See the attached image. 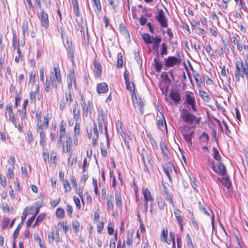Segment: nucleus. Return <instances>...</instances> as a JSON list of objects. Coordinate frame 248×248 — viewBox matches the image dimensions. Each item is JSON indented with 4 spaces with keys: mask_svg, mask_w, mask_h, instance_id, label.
<instances>
[{
    "mask_svg": "<svg viewBox=\"0 0 248 248\" xmlns=\"http://www.w3.org/2000/svg\"><path fill=\"white\" fill-rule=\"evenodd\" d=\"M120 30L121 32L123 34L128 35L129 34L128 31L124 26L121 25L120 26Z\"/></svg>",
    "mask_w": 248,
    "mask_h": 248,
    "instance_id": "59",
    "label": "nucleus"
},
{
    "mask_svg": "<svg viewBox=\"0 0 248 248\" xmlns=\"http://www.w3.org/2000/svg\"><path fill=\"white\" fill-rule=\"evenodd\" d=\"M72 4L73 6L74 11L76 16L78 17L80 15L78 1L75 0H73Z\"/></svg>",
    "mask_w": 248,
    "mask_h": 248,
    "instance_id": "26",
    "label": "nucleus"
},
{
    "mask_svg": "<svg viewBox=\"0 0 248 248\" xmlns=\"http://www.w3.org/2000/svg\"><path fill=\"white\" fill-rule=\"evenodd\" d=\"M155 19L162 28H167L168 27V20L162 10H158V13L155 16Z\"/></svg>",
    "mask_w": 248,
    "mask_h": 248,
    "instance_id": "6",
    "label": "nucleus"
},
{
    "mask_svg": "<svg viewBox=\"0 0 248 248\" xmlns=\"http://www.w3.org/2000/svg\"><path fill=\"white\" fill-rule=\"evenodd\" d=\"M23 225V223L20 222L17 226L16 229L15 230L14 233H13L14 239H15L17 237L18 233H19V231Z\"/></svg>",
    "mask_w": 248,
    "mask_h": 248,
    "instance_id": "38",
    "label": "nucleus"
},
{
    "mask_svg": "<svg viewBox=\"0 0 248 248\" xmlns=\"http://www.w3.org/2000/svg\"><path fill=\"white\" fill-rule=\"evenodd\" d=\"M153 37L148 33H144L142 36L143 40L146 44H152L153 42Z\"/></svg>",
    "mask_w": 248,
    "mask_h": 248,
    "instance_id": "27",
    "label": "nucleus"
},
{
    "mask_svg": "<svg viewBox=\"0 0 248 248\" xmlns=\"http://www.w3.org/2000/svg\"><path fill=\"white\" fill-rule=\"evenodd\" d=\"M142 211L144 213H146L148 212V202H145L143 205V207H141Z\"/></svg>",
    "mask_w": 248,
    "mask_h": 248,
    "instance_id": "64",
    "label": "nucleus"
},
{
    "mask_svg": "<svg viewBox=\"0 0 248 248\" xmlns=\"http://www.w3.org/2000/svg\"><path fill=\"white\" fill-rule=\"evenodd\" d=\"M170 97L176 104H178L181 100L180 93L177 91H171L170 93Z\"/></svg>",
    "mask_w": 248,
    "mask_h": 248,
    "instance_id": "16",
    "label": "nucleus"
},
{
    "mask_svg": "<svg viewBox=\"0 0 248 248\" xmlns=\"http://www.w3.org/2000/svg\"><path fill=\"white\" fill-rule=\"evenodd\" d=\"M10 219L8 217H4L2 221V229H5L8 226Z\"/></svg>",
    "mask_w": 248,
    "mask_h": 248,
    "instance_id": "50",
    "label": "nucleus"
},
{
    "mask_svg": "<svg viewBox=\"0 0 248 248\" xmlns=\"http://www.w3.org/2000/svg\"><path fill=\"white\" fill-rule=\"evenodd\" d=\"M161 41V38H160L159 37H156L155 38L153 37L152 43H153V45L152 47H153V49L155 50L156 51L158 50V47L159 46V44H160Z\"/></svg>",
    "mask_w": 248,
    "mask_h": 248,
    "instance_id": "20",
    "label": "nucleus"
},
{
    "mask_svg": "<svg viewBox=\"0 0 248 248\" xmlns=\"http://www.w3.org/2000/svg\"><path fill=\"white\" fill-rule=\"evenodd\" d=\"M158 205L160 209L163 210L165 206V203L163 200L160 199L158 201Z\"/></svg>",
    "mask_w": 248,
    "mask_h": 248,
    "instance_id": "60",
    "label": "nucleus"
},
{
    "mask_svg": "<svg viewBox=\"0 0 248 248\" xmlns=\"http://www.w3.org/2000/svg\"><path fill=\"white\" fill-rule=\"evenodd\" d=\"M125 84H126V89L130 91H133V92L135 91V86H134V84L133 82H130V81H128L127 82H126Z\"/></svg>",
    "mask_w": 248,
    "mask_h": 248,
    "instance_id": "39",
    "label": "nucleus"
},
{
    "mask_svg": "<svg viewBox=\"0 0 248 248\" xmlns=\"http://www.w3.org/2000/svg\"><path fill=\"white\" fill-rule=\"evenodd\" d=\"M12 45L14 49H16V47L19 46V42L17 39L16 35L14 31H13V42Z\"/></svg>",
    "mask_w": 248,
    "mask_h": 248,
    "instance_id": "29",
    "label": "nucleus"
},
{
    "mask_svg": "<svg viewBox=\"0 0 248 248\" xmlns=\"http://www.w3.org/2000/svg\"><path fill=\"white\" fill-rule=\"evenodd\" d=\"M200 96L201 98L206 102H208L210 98L207 95V93L204 91H200Z\"/></svg>",
    "mask_w": 248,
    "mask_h": 248,
    "instance_id": "40",
    "label": "nucleus"
},
{
    "mask_svg": "<svg viewBox=\"0 0 248 248\" xmlns=\"http://www.w3.org/2000/svg\"><path fill=\"white\" fill-rule=\"evenodd\" d=\"M103 227H104V222H101L98 224H97V232L99 233H101L102 232Z\"/></svg>",
    "mask_w": 248,
    "mask_h": 248,
    "instance_id": "63",
    "label": "nucleus"
},
{
    "mask_svg": "<svg viewBox=\"0 0 248 248\" xmlns=\"http://www.w3.org/2000/svg\"><path fill=\"white\" fill-rule=\"evenodd\" d=\"M165 66L171 67L174 65L179 66L182 60L174 56H169L167 59H165Z\"/></svg>",
    "mask_w": 248,
    "mask_h": 248,
    "instance_id": "7",
    "label": "nucleus"
},
{
    "mask_svg": "<svg viewBox=\"0 0 248 248\" xmlns=\"http://www.w3.org/2000/svg\"><path fill=\"white\" fill-rule=\"evenodd\" d=\"M163 187L164 188L163 195L164 197L166 200L169 201L170 204L174 207V205L172 199V195L169 193V191L167 190V188L165 185H163Z\"/></svg>",
    "mask_w": 248,
    "mask_h": 248,
    "instance_id": "15",
    "label": "nucleus"
},
{
    "mask_svg": "<svg viewBox=\"0 0 248 248\" xmlns=\"http://www.w3.org/2000/svg\"><path fill=\"white\" fill-rule=\"evenodd\" d=\"M195 102V97L193 93L189 92H186L185 103L187 104H191Z\"/></svg>",
    "mask_w": 248,
    "mask_h": 248,
    "instance_id": "13",
    "label": "nucleus"
},
{
    "mask_svg": "<svg viewBox=\"0 0 248 248\" xmlns=\"http://www.w3.org/2000/svg\"><path fill=\"white\" fill-rule=\"evenodd\" d=\"M93 133L95 135V136H94L93 138V146H95L97 144V140L98 139L99 135V132L96 124H94Z\"/></svg>",
    "mask_w": 248,
    "mask_h": 248,
    "instance_id": "22",
    "label": "nucleus"
},
{
    "mask_svg": "<svg viewBox=\"0 0 248 248\" xmlns=\"http://www.w3.org/2000/svg\"><path fill=\"white\" fill-rule=\"evenodd\" d=\"M28 31V23L27 21H24L22 25V33L24 36H25L26 33Z\"/></svg>",
    "mask_w": 248,
    "mask_h": 248,
    "instance_id": "41",
    "label": "nucleus"
},
{
    "mask_svg": "<svg viewBox=\"0 0 248 248\" xmlns=\"http://www.w3.org/2000/svg\"><path fill=\"white\" fill-rule=\"evenodd\" d=\"M194 77L197 84L199 85L202 83V78L199 74H196V75H194Z\"/></svg>",
    "mask_w": 248,
    "mask_h": 248,
    "instance_id": "57",
    "label": "nucleus"
},
{
    "mask_svg": "<svg viewBox=\"0 0 248 248\" xmlns=\"http://www.w3.org/2000/svg\"><path fill=\"white\" fill-rule=\"evenodd\" d=\"M212 169L216 173L222 176H225L227 175L226 167L221 162L218 163L217 169H216L215 166L214 165H212Z\"/></svg>",
    "mask_w": 248,
    "mask_h": 248,
    "instance_id": "9",
    "label": "nucleus"
},
{
    "mask_svg": "<svg viewBox=\"0 0 248 248\" xmlns=\"http://www.w3.org/2000/svg\"><path fill=\"white\" fill-rule=\"evenodd\" d=\"M117 239V232H116L114 235V238L110 240V248H115V242Z\"/></svg>",
    "mask_w": 248,
    "mask_h": 248,
    "instance_id": "47",
    "label": "nucleus"
},
{
    "mask_svg": "<svg viewBox=\"0 0 248 248\" xmlns=\"http://www.w3.org/2000/svg\"><path fill=\"white\" fill-rule=\"evenodd\" d=\"M191 223L193 227L196 230H198L199 229V224L197 222V221L196 220L195 218L192 215V217H191Z\"/></svg>",
    "mask_w": 248,
    "mask_h": 248,
    "instance_id": "46",
    "label": "nucleus"
},
{
    "mask_svg": "<svg viewBox=\"0 0 248 248\" xmlns=\"http://www.w3.org/2000/svg\"><path fill=\"white\" fill-rule=\"evenodd\" d=\"M163 169H164V171L165 174H166V175L169 178V180L170 181L171 177H170V169L169 168V166H165V167H163Z\"/></svg>",
    "mask_w": 248,
    "mask_h": 248,
    "instance_id": "58",
    "label": "nucleus"
},
{
    "mask_svg": "<svg viewBox=\"0 0 248 248\" xmlns=\"http://www.w3.org/2000/svg\"><path fill=\"white\" fill-rule=\"evenodd\" d=\"M154 62L155 64V69L156 71L157 72H160L162 69V63L159 60V54H157L156 57L154 59Z\"/></svg>",
    "mask_w": 248,
    "mask_h": 248,
    "instance_id": "18",
    "label": "nucleus"
},
{
    "mask_svg": "<svg viewBox=\"0 0 248 248\" xmlns=\"http://www.w3.org/2000/svg\"><path fill=\"white\" fill-rule=\"evenodd\" d=\"M141 155L142 156V160H144L146 159L149 158L148 153L144 149H143L142 150Z\"/></svg>",
    "mask_w": 248,
    "mask_h": 248,
    "instance_id": "55",
    "label": "nucleus"
},
{
    "mask_svg": "<svg viewBox=\"0 0 248 248\" xmlns=\"http://www.w3.org/2000/svg\"><path fill=\"white\" fill-rule=\"evenodd\" d=\"M27 141L29 143H31L33 141V138L31 133V131H29L27 133Z\"/></svg>",
    "mask_w": 248,
    "mask_h": 248,
    "instance_id": "53",
    "label": "nucleus"
},
{
    "mask_svg": "<svg viewBox=\"0 0 248 248\" xmlns=\"http://www.w3.org/2000/svg\"><path fill=\"white\" fill-rule=\"evenodd\" d=\"M54 72H51L50 78L52 79L53 86L57 90L59 88V85L62 83V77L61 71L58 65L54 64Z\"/></svg>",
    "mask_w": 248,
    "mask_h": 248,
    "instance_id": "3",
    "label": "nucleus"
},
{
    "mask_svg": "<svg viewBox=\"0 0 248 248\" xmlns=\"http://www.w3.org/2000/svg\"><path fill=\"white\" fill-rule=\"evenodd\" d=\"M81 104L82 106L83 115L85 117H87L88 116V107L86 103L85 100H83V98L81 99Z\"/></svg>",
    "mask_w": 248,
    "mask_h": 248,
    "instance_id": "23",
    "label": "nucleus"
},
{
    "mask_svg": "<svg viewBox=\"0 0 248 248\" xmlns=\"http://www.w3.org/2000/svg\"><path fill=\"white\" fill-rule=\"evenodd\" d=\"M189 179H190L192 183V186L194 189H196L198 187V184L194 177H192L191 176H189Z\"/></svg>",
    "mask_w": 248,
    "mask_h": 248,
    "instance_id": "61",
    "label": "nucleus"
},
{
    "mask_svg": "<svg viewBox=\"0 0 248 248\" xmlns=\"http://www.w3.org/2000/svg\"><path fill=\"white\" fill-rule=\"evenodd\" d=\"M213 156L214 158L217 161H220L221 159V157L220 156L219 153L217 150V149L216 147H214L213 148Z\"/></svg>",
    "mask_w": 248,
    "mask_h": 248,
    "instance_id": "33",
    "label": "nucleus"
},
{
    "mask_svg": "<svg viewBox=\"0 0 248 248\" xmlns=\"http://www.w3.org/2000/svg\"><path fill=\"white\" fill-rule=\"evenodd\" d=\"M72 226L75 233H78L79 228V223L78 220L73 222Z\"/></svg>",
    "mask_w": 248,
    "mask_h": 248,
    "instance_id": "43",
    "label": "nucleus"
},
{
    "mask_svg": "<svg viewBox=\"0 0 248 248\" xmlns=\"http://www.w3.org/2000/svg\"><path fill=\"white\" fill-rule=\"evenodd\" d=\"M50 117L48 114L44 117V121L42 124H37V133L40 135V144L42 146H45V134L44 133V128H47L48 126L49 121Z\"/></svg>",
    "mask_w": 248,
    "mask_h": 248,
    "instance_id": "2",
    "label": "nucleus"
},
{
    "mask_svg": "<svg viewBox=\"0 0 248 248\" xmlns=\"http://www.w3.org/2000/svg\"><path fill=\"white\" fill-rule=\"evenodd\" d=\"M221 184L227 188H229L231 186V183L229 180V177L227 175L221 179Z\"/></svg>",
    "mask_w": 248,
    "mask_h": 248,
    "instance_id": "24",
    "label": "nucleus"
},
{
    "mask_svg": "<svg viewBox=\"0 0 248 248\" xmlns=\"http://www.w3.org/2000/svg\"><path fill=\"white\" fill-rule=\"evenodd\" d=\"M135 99L137 100L136 95H135ZM137 101V105L139 107L140 111L141 114H142L143 113V106L144 105V102L140 98L139 99V100Z\"/></svg>",
    "mask_w": 248,
    "mask_h": 248,
    "instance_id": "31",
    "label": "nucleus"
},
{
    "mask_svg": "<svg viewBox=\"0 0 248 248\" xmlns=\"http://www.w3.org/2000/svg\"><path fill=\"white\" fill-rule=\"evenodd\" d=\"M117 67L118 68H122L123 65V56L121 53H118L117 54Z\"/></svg>",
    "mask_w": 248,
    "mask_h": 248,
    "instance_id": "30",
    "label": "nucleus"
},
{
    "mask_svg": "<svg viewBox=\"0 0 248 248\" xmlns=\"http://www.w3.org/2000/svg\"><path fill=\"white\" fill-rule=\"evenodd\" d=\"M72 144V138L69 136H66L65 143H63V151L65 153L70 152Z\"/></svg>",
    "mask_w": 248,
    "mask_h": 248,
    "instance_id": "10",
    "label": "nucleus"
},
{
    "mask_svg": "<svg viewBox=\"0 0 248 248\" xmlns=\"http://www.w3.org/2000/svg\"><path fill=\"white\" fill-rule=\"evenodd\" d=\"M107 205L108 209H113V204L112 202V196H110L107 198Z\"/></svg>",
    "mask_w": 248,
    "mask_h": 248,
    "instance_id": "35",
    "label": "nucleus"
},
{
    "mask_svg": "<svg viewBox=\"0 0 248 248\" xmlns=\"http://www.w3.org/2000/svg\"><path fill=\"white\" fill-rule=\"evenodd\" d=\"M245 75L248 78V64L246 62L245 64L242 61H238L235 63V77L236 80L240 81V77L244 78Z\"/></svg>",
    "mask_w": 248,
    "mask_h": 248,
    "instance_id": "1",
    "label": "nucleus"
},
{
    "mask_svg": "<svg viewBox=\"0 0 248 248\" xmlns=\"http://www.w3.org/2000/svg\"><path fill=\"white\" fill-rule=\"evenodd\" d=\"M41 21L42 25L45 28L49 26L48 15L43 10L41 12Z\"/></svg>",
    "mask_w": 248,
    "mask_h": 248,
    "instance_id": "11",
    "label": "nucleus"
},
{
    "mask_svg": "<svg viewBox=\"0 0 248 248\" xmlns=\"http://www.w3.org/2000/svg\"><path fill=\"white\" fill-rule=\"evenodd\" d=\"M108 85L105 82L98 84L96 87L97 92L98 93H104L108 91Z\"/></svg>",
    "mask_w": 248,
    "mask_h": 248,
    "instance_id": "12",
    "label": "nucleus"
},
{
    "mask_svg": "<svg viewBox=\"0 0 248 248\" xmlns=\"http://www.w3.org/2000/svg\"><path fill=\"white\" fill-rule=\"evenodd\" d=\"M35 80V73L34 71H31L30 75L29 82L33 83Z\"/></svg>",
    "mask_w": 248,
    "mask_h": 248,
    "instance_id": "56",
    "label": "nucleus"
},
{
    "mask_svg": "<svg viewBox=\"0 0 248 248\" xmlns=\"http://www.w3.org/2000/svg\"><path fill=\"white\" fill-rule=\"evenodd\" d=\"M162 116H163V119H160V120H158V127L159 128H161V127H163V125H164V124H165V126L166 127H167V126H166V121H165V118L163 116V115L162 114H161Z\"/></svg>",
    "mask_w": 248,
    "mask_h": 248,
    "instance_id": "52",
    "label": "nucleus"
},
{
    "mask_svg": "<svg viewBox=\"0 0 248 248\" xmlns=\"http://www.w3.org/2000/svg\"><path fill=\"white\" fill-rule=\"evenodd\" d=\"M186 242L188 248H195L192 242V238L189 234L186 235Z\"/></svg>",
    "mask_w": 248,
    "mask_h": 248,
    "instance_id": "34",
    "label": "nucleus"
},
{
    "mask_svg": "<svg viewBox=\"0 0 248 248\" xmlns=\"http://www.w3.org/2000/svg\"><path fill=\"white\" fill-rule=\"evenodd\" d=\"M63 182L65 189V191L66 192H69L71 190V188L68 180H65V181H63Z\"/></svg>",
    "mask_w": 248,
    "mask_h": 248,
    "instance_id": "45",
    "label": "nucleus"
},
{
    "mask_svg": "<svg viewBox=\"0 0 248 248\" xmlns=\"http://www.w3.org/2000/svg\"><path fill=\"white\" fill-rule=\"evenodd\" d=\"M93 3V6H96L97 9L98 11H101V5L100 2L99 0H92Z\"/></svg>",
    "mask_w": 248,
    "mask_h": 248,
    "instance_id": "51",
    "label": "nucleus"
},
{
    "mask_svg": "<svg viewBox=\"0 0 248 248\" xmlns=\"http://www.w3.org/2000/svg\"><path fill=\"white\" fill-rule=\"evenodd\" d=\"M64 211L62 208H59L57 209L56 216L60 218H62L64 217Z\"/></svg>",
    "mask_w": 248,
    "mask_h": 248,
    "instance_id": "32",
    "label": "nucleus"
},
{
    "mask_svg": "<svg viewBox=\"0 0 248 248\" xmlns=\"http://www.w3.org/2000/svg\"><path fill=\"white\" fill-rule=\"evenodd\" d=\"M115 198L116 205L118 207L121 206L122 205V198L120 193L118 191L115 193Z\"/></svg>",
    "mask_w": 248,
    "mask_h": 248,
    "instance_id": "28",
    "label": "nucleus"
},
{
    "mask_svg": "<svg viewBox=\"0 0 248 248\" xmlns=\"http://www.w3.org/2000/svg\"><path fill=\"white\" fill-rule=\"evenodd\" d=\"M7 176L10 179H13L14 177V171L13 169L9 168L7 171Z\"/></svg>",
    "mask_w": 248,
    "mask_h": 248,
    "instance_id": "62",
    "label": "nucleus"
},
{
    "mask_svg": "<svg viewBox=\"0 0 248 248\" xmlns=\"http://www.w3.org/2000/svg\"><path fill=\"white\" fill-rule=\"evenodd\" d=\"M68 55L70 57L71 60L73 61L74 55V50L72 47V44H70V45L68 46Z\"/></svg>",
    "mask_w": 248,
    "mask_h": 248,
    "instance_id": "36",
    "label": "nucleus"
},
{
    "mask_svg": "<svg viewBox=\"0 0 248 248\" xmlns=\"http://www.w3.org/2000/svg\"><path fill=\"white\" fill-rule=\"evenodd\" d=\"M45 218V216L43 214L39 215L36 219L34 224L33 225V227H34L37 224L41 222Z\"/></svg>",
    "mask_w": 248,
    "mask_h": 248,
    "instance_id": "44",
    "label": "nucleus"
},
{
    "mask_svg": "<svg viewBox=\"0 0 248 248\" xmlns=\"http://www.w3.org/2000/svg\"><path fill=\"white\" fill-rule=\"evenodd\" d=\"M94 70L97 76H99L101 74L102 67L100 62L96 60L93 61Z\"/></svg>",
    "mask_w": 248,
    "mask_h": 248,
    "instance_id": "17",
    "label": "nucleus"
},
{
    "mask_svg": "<svg viewBox=\"0 0 248 248\" xmlns=\"http://www.w3.org/2000/svg\"><path fill=\"white\" fill-rule=\"evenodd\" d=\"M161 236L163 237L164 240L169 244H170V242H168L167 241V236H168V230L167 229H165L163 228L161 232Z\"/></svg>",
    "mask_w": 248,
    "mask_h": 248,
    "instance_id": "48",
    "label": "nucleus"
},
{
    "mask_svg": "<svg viewBox=\"0 0 248 248\" xmlns=\"http://www.w3.org/2000/svg\"><path fill=\"white\" fill-rule=\"evenodd\" d=\"M52 82V79H51V80H49L47 79H46V82H45V90L46 92H49L50 91V86Z\"/></svg>",
    "mask_w": 248,
    "mask_h": 248,
    "instance_id": "42",
    "label": "nucleus"
},
{
    "mask_svg": "<svg viewBox=\"0 0 248 248\" xmlns=\"http://www.w3.org/2000/svg\"><path fill=\"white\" fill-rule=\"evenodd\" d=\"M105 115L103 113V111L102 109L99 110V115L98 121V122H101L105 123Z\"/></svg>",
    "mask_w": 248,
    "mask_h": 248,
    "instance_id": "37",
    "label": "nucleus"
},
{
    "mask_svg": "<svg viewBox=\"0 0 248 248\" xmlns=\"http://www.w3.org/2000/svg\"><path fill=\"white\" fill-rule=\"evenodd\" d=\"M144 165V170L145 172H149L150 170L153 169V165L149 158L143 160Z\"/></svg>",
    "mask_w": 248,
    "mask_h": 248,
    "instance_id": "19",
    "label": "nucleus"
},
{
    "mask_svg": "<svg viewBox=\"0 0 248 248\" xmlns=\"http://www.w3.org/2000/svg\"><path fill=\"white\" fill-rule=\"evenodd\" d=\"M180 131L188 145H192V138L194 136L193 130L192 127L187 126L186 124L180 127Z\"/></svg>",
    "mask_w": 248,
    "mask_h": 248,
    "instance_id": "4",
    "label": "nucleus"
},
{
    "mask_svg": "<svg viewBox=\"0 0 248 248\" xmlns=\"http://www.w3.org/2000/svg\"><path fill=\"white\" fill-rule=\"evenodd\" d=\"M67 82L68 84V87L69 90L72 89L73 83L75 88L77 87L75 74L74 70L70 71V74H69L67 78Z\"/></svg>",
    "mask_w": 248,
    "mask_h": 248,
    "instance_id": "8",
    "label": "nucleus"
},
{
    "mask_svg": "<svg viewBox=\"0 0 248 248\" xmlns=\"http://www.w3.org/2000/svg\"><path fill=\"white\" fill-rule=\"evenodd\" d=\"M37 121V124H42L41 122V111L37 110L35 115Z\"/></svg>",
    "mask_w": 248,
    "mask_h": 248,
    "instance_id": "54",
    "label": "nucleus"
},
{
    "mask_svg": "<svg viewBox=\"0 0 248 248\" xmlns=\"http://www.w3.org/2000/svg\"><path fill=\"white\" fill-rule=\"evenodd\" d=\"M160 149L161 150L162 154L164 155L167 157L169 155V151L168 148H167V146H166L165 143L164 142H160Z\"/></svg>",
    "mask_w": 248,
    "mask_h": 248,
    "instance_id": "25",
    "label": "nucleus"
},
{
    "mask_svg": "<svg viewBox=\"0 0 248 248\" xmlns=\"http://www.w3.org/2000/svg\"><path fill=\"white\" fill-rule=\"evenodd\" d=\"M184 109H183L181 112V118L184 122L187 124H192L194 122L199 124L201 120L200 118H197L194 114L187 112H185Z\"/></svg>",
    "mask_w": 248,
    "mask_h": 248,
    "instance_id": "5",
    "label": "nucleus"
},
{
    "mask_svg": "<svg viewBox=\"0 0 248 248\" xmlns=\"http://www.w3.org/2000/svg\"><path fill=\"white\" fill-rule=\"evenodd\" d=\"M160 54L162 56L168 54L167 46L165 43H163L162 45V51Z\"/></svg>",
    "mask_w": 248,
    "mask_h": 248,
    "instance_id": "49",
    "label": "nucleus"
},
{
    "mask_svg": "<svg viewBox=\"0 0 248 248\" xmlns=\"http://www.w3.org/2000/svg\"><path fill=\"white\" fill-rule=\"evenodd\" d=\"M74 118L76 121H78L80 117V109L78 107L77 104L75 105L73 108Z\"/></svg>",
    "mask_w": 248,
    "mask_h": 248,
    "instance_id": "21",
    "label": "nucleus"
},
{
    "mask_svg": "<svg viewBox=\"0 0 248 248\" xmlns=\"http://www.w3.org/2000/svg\"><path fill=\"white\" fill-rule=\"evenodd\" d=\"M142 193L145 202L150 201L151 202H153L154 198L152 196L151 192L148 188L143 189Z\"/></svg>",
    "mask_w": 248,
    "mask_h": 248,
    "instance_id": "14",
    "label": "nucleus"
}]
</instances>
